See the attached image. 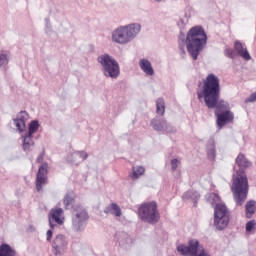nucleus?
Returning <instances> with one entry per match:
<instances>
[{"label": "nucleus", "instance_id": "nucleus-1", "mask_svg": "<svg viewBox=\"0 0 256 256\" xmlns=\"http://www.w3.org/2000/svg\"><path fill=\"white\" fill-rule=\"evenodd\" d=\"M198 100L204 99V103L208 109H215V116L217 117V125L219 129L233 123L235 114L231 112L229 102L220 100L221 97V83L219 77L213 73L208 74L203 81L202 89L197 91Z\"/></svg>", "mask_w": 256, "mask_h": 256}, {"label": "nucleus", "instance_id": "nucleus-2", "mask_svg": "<svg viewBox=\"0 0 256 256\" xmlns=\"http://www.w3.org/2000/svg\"><path fill=\"white\" fill-rule=\"evenodd\" d=\"M235 161L240 169L236 174H233L231 189L236 205L241 207L247 200V195L249 193V181L247 180V175H245V169L251 167L252 163L243 153H240Z\"/></svg>", "mask_w": 256, "mask_h": 256}, {"label": "nucleus", "instance_id": "nucleus-3", "mask_svg": "<svg viewBox=\"0 0 256 256\" xmlns=\"http://www.w3.org/2000/svg\"><path fill=\"white\" fill-rule=\"evenodd\" d=\"M178 39L179 44L186 45L187 51L193 61H197L199 53L207 47V33H205V29L199 25L192 27L186 35L180 32Z\"/></svg>", "mask_w": 256, "mask_h": 256}, {"label": "nucleus", "instance_id": "nucleus-4", "mask_svg": "<svg viewBox=\"0 0 256 256\" xmlns=\"http://www.w3.org/2000/svg\"><path fill=\"white\" fill-rule=\"evenodd\" d=\"M208 201L211 205H215L214 207V227L217 231H223V229H227L229 225V221L231 220V212H229V208L223 203H220L221 198L217 193H211L208 196Z\"/></svg>", "mask_w": 256, "mask_h": 256}, {"label": "nucleus", "instance_id": "nucleus-5", "mask_svg": "<svg viewBox=\"0 0 256 256\" xmlns=\"http://www.w3.org/2000/svg\"><path fill=\"white\" fill-rule=\"evenodd\" d=\"M139 33H141V24L139 23L119 26L112 31L111 41L117 45H128V43H131Z\"/></svg>", "mask_w": 256, "mask_h": 256}, {"label": "nucleus", "instance_id": "nucleus-6", "mask_svg": "<svg viewBox=\"0 0 256 256\" xmlns=\"http://www.w3.org/2000/svg\"><path fill=\"white\" fill-rule=\"evenodd\" d=\"M97 63L102 67V73L104 77H110V79H117L121 75V68L119 62L115 58L107 53L101 54L97 57Z\"/></svg>", "mask_w": 256, "mask_h": 256}, {"label": "nucleus", "instance_id": "nucleus-7", "mask_svg": "<svg viewBox=\"0 0 256 256\" xmlns=\"http://www.w3.org/2000/svg\"><path fill=\"white\" fill-rule=\"evenodd\" d=\"M138 216L144 223H149V225H155L159 223L161 215L159 214V209L157 208V202H146L138 208Z\"/></svg>", "mask_w": 256, "mask_h": 256}, {"label": "nucleus", "instance_id": "nucleus-8", "mask_svg": "<svg viewBox=\"0 0 256 256\" xmlns=\"http://www.w3.org/2000/svg\"><path fill=\"white\" fill-rule=\"evenodd\" d=\"M74 211H75V214L72 217V227L74 231H77V232L84 231L85 227H87L89 214H87V211L81 206H76L74 208Z\"/></svg>", "mask_w": 256, "mask_h": 256}, {"label": "nucleus", "instance_id": "nucleus-9", "mask_svg": "<svg viewBox=\"0 0 256 256\" xmlns=\"http://www.w3.org/2000/svg\"><path fill=\"white\" fill-rule=\"evenodd\" d=\"M69 247V239L63 234H58L52 241V252L55 256H63Z\"/></svg>", "mask_w": 256, "mask_h": 256}, {"label": "nucleus", "instance_id": "nucleus-10", "mask_svg": "<svg viewBox=\"0 0 256 256\" xmlns=\"http://www.w3.org/2000/svg\"><path fill=\"white\" fill-rule=\"evenodd\" d=\"M150 125L154 131H158L160 133H177V128L167 122L165 118H161L159 116L152 119Z\"/></svg>", "mask_w": 256, "mask_h": 256}, {"label": "nucleus", "instance_id": "nucleus-11", "mask_svg": "<svg viewBox=\"0 0 256 256\" xmlns=\"http://www.w3.org/2000/svg\"><path fill=\"white\" fill-rule=\"evenodd\" d=\"M199 240L192 239L189 241L188 246L180 244L177 246V251L183 256H197L199 253Z\"/></svg>", "mask_w": 256, "mask_h": 256}, {"label": "nucleus", "instance_id": "nucleus-12", "mask_svg": "<svg viewBox=\"0 0 256 256\" xmlns=\"http://www.w3.org/2000/svg\"><path fill=\"white\" fill-rule=\"evenodd\" d=\"M49 224L51 229L55 228V224L63 225L65 217L63 216V208H52L48 215Z\"/></svg>", "mask_w": 256, "mask_h": 256}, {"label": "nucleus", "instance_id": "nucleus-13", "mask_svg": "<svg viewBox=\"0 0 256 256\" xmlns=\"http://www.w3.org/2000/svg\"><path fill=\"white\" fill-rule=\"evenodd\" d=\"M47 163H42L41 166L38 169L37 175H36V189L37 191H43V186L47 182V169H48Z\"/></svg>", "mask_w": 256, "mask_h": 256}, {"label": "nucleus", "instance_id": "nucleus-14", "mask_svg": "<svg viewBox=\"0 0 256 256\" xmlns=\"http://www.w3.org/2000/svg\"><path fill=\"white\" fill-rule=\"evenodd\" d=\"M27 121H29V114L27 111H21L17 117L13 119L14 125L19 133H25V131H27Z\"/></svg>", "mask_w": 256, "mask_h": 256}, {"label": "nucleus", "instance_id": "nucleus-15", "mask_svg": "<svg viewBox=\"0 0 256 256\" xmlns=\"http://www.w3.org/2000/svg\"><path fill=\"white\" fill-rule=\"evenodd\" d=\"M89 157V154L85 151H75L71 152L67 155L66 161L70 163V165H81L85 159Z\"/></svg>", "mask_w": 256, "mask_h": 256}, {"label": "nucleus", "instance_id": "nucleus-16", "mask_svg": "<svg viewBox=\"0 0 256 256\" xmlns=\"http://www.w3.org/2000/svg\"><path fill=\"white\" fill-rule=\"evenodd\" d=\"M138 65L141 71H143V73H145V75L148 77H153V75H155V70L153 69V65L149 59L141 58L138 62Z\"/></svg>", "mask_w": 256, "mask_h": 256}, {"label": "nucleus", "instance_id": "nucleus-17", "mask_svg": "<svg viewBox=\"0 0 256 256\" xmlns=\"http://www.w3.org/2000/svg\"><path fill=\"white\" fill-rule=\"evenodd\" d=\"M234 49L238 53V55L242 57V59H244V61H251V54H249L247 46L241 43V41H236L234 43Z\"/></svg>", "mask_w": 256, "mask_h": 256}, {"label": "nucleus", "instance_id": "nucleus-18", "mask_svg": "<svg viewBox=\"0 0 256 256\" xmlns=\"http://www.w3.org/2000/svg\"><path fill=\"white\" fill-rule=\"evenodd\" d=\"M21 141H22V149L26 153L29 151H33V147H35V141L33 140V136L29 134H22L21 136Z\"/></svg>", "mask_w": 256, "mask_h": 256}, {"label": "nucleus", "instance_id": "nucleus-19", "mask_svg": "<svg viewBox=\"0 0 256 256\" xmlns=\"http://www.w3.org/2000/svg\"><path fill=\"white\" fill-rule=\"evenodd\" d=\"M200 198L201 195L195 190L187 191L182 195L183 201H192V203H194V207H197V201H199Z\"/></svg>", "mask_w": 256, "mask_h": 256}, {"label": "nucleus", "instance_id": "nucleus-20", "mask_svg": "<svg viewBox=\"0 0 256 256\" xmlns=\"http://www.w3.org/2000/svg\"><path fill=\"white\" fill-rule=\"evenodd\" d=\"M117 241L121 247H129L133 243V239L126 232H120L116 235Z\"/></svg>", "mask_w": 256, "mask_h": 256}, {"label": "nucleus", "instance_id": "nucleus-21", "mask_svg": "<svg viewBox=\"0 0 256 256\" xmlns=\"http://www.w3.org/2000/svg\"><path fill=\"white\" fill-rule=\"evenodd\" d=\"M106 215H114V217H121V207L117 203H111L104 209Z\"/></svg>", "mask_w": 256, "mask_h": 256}, {"label": "nucleus", "instance_id": "nucleus-22", "mask_svg": "<svg viewBox=\"0 0 256 256\" xmlns=\"http://www.w3.org/2000/svg\"><path fill=\"white\" fill-rule=\"evenodd\" d=\"M245 207H246V217L247 219H251L253 215H255V211H256L255 200L248 201Z\"/></svg>", "mask_w": 256, "mask_h": 256}, {"label": "nucleus", "instance_id": "nucleus-23", "mask_svg": "<svg viewBox=\"0 0 256 256\" xmlns=\"http://www.w3.org/2000/svg\"><path fill=\"white\" fill-rule=\"evenodd\" d=\"M142 175H145V167L143 166H133L132 167V174L130 175L131 179H139V177H142Z\"/></svg>", "mask_w": 256, "mask_h": 256}, {"label": "nucleus", "instance_id": "nucleus-24", "mask_svg": "<svg viewBox=\"0 0 256 256\" xmlns=\"http://www.w3.org/2000/svg\"><path fill=\"white\" fill-rule=\"evenodd\" d=\"M37 131H39V121L33 120L29 123L28 132H25V134L33 137Z\"/></svg>", "mask_w": 256, "mask_h": 256}, {"label": "nucleus", "instance_id": "nucleus-25", "mask_svg": "<svg viewBox=\"0 0 256 256\" xmlns=\"http://www.w3.org/2000/svg\"><path fill=\"white\" fill-rule=\"evenodd\" d=\"M156 113L161 116L165 115V100L163 98L156 100Z\"/></svg>", "mask_w": 256, "mask_h": 256}, {"label": "nucleus", "instance_id": "nucleus-26", "mask_svg": "<svg viewBox=\"0 0 256 256\" xmlns=\"http://www.w3.org/2000/svg\"><path fill=\"white\" fill-rule=\"evenodd\" d=\"M207 155L209 159H215L217 152L215 150V143L211 142L208 146H207Z\"/></svg>", "mask_w": 256, "mask_h": 256}, {"label": "nucleus", "instance_id": "nucleus-27", "mask_svg": "<svg viewBox=\"0 0 256 256\" xmlns=\"http://www.w3.org/2000/svg\"><path fill=\"white\" fill-rule=\"evenodd\" d=\"M65 209H71L73 207V203H75V199L71 197V195L66 194L63 200Z\"/></svg>", "mask_w": 256, "mask_h": 256}, {"label": "nucleus", "instance_id": "nucleus-28", "mask_svg": "<svg viewBox=\"0 0 256 256\" xmlns=\"http://www.w3.org/2000/svg\"><path fill=\"white\" fill-rule=\"evenodd\" d=\"M9 65V55L7 52H0V68Z\"/></svg>", "mask_w": 256, "mask_h": 256}, {"label": "nucleus", "instance_id": "nucleus-29", "mask_svg": "<svg viewBox=\"0 0 256 256\" xmlns=\"http://www.w3.org/2000/svg\"><path fill=\"white\" fill-rule=\"evenodd\" d=\"M179 165H181V160L177 158H174L171 160L170 167H171L172 173H175L177 171V168L179 167Z\"/></svg>", "mask_w": 256, "mask_h": 256}, {"label": "nucleus", "instance_id": "nucleus-30", "mask_svg": "<svg viewBox=\"0 0 256 256\" xmlns=\"http://www.w3.org/2000/svg\"><path fill=\"white\" fill-rule=\"evenodd\" d=\"M256 222L255 220H251L246 223V231L247 233H251V231H255Z\"/></svg>", "mask_w": 256, "mask_h": 256}, {"label": "nucleus", "instance_id": "nucleus-31", "mask_svg": "<svg viewBox=\"0 0 256 256\" xmlns=\"http://www.w3.org/2000/svg\"><path fill=\"white\" fill-rule=\"evenodd\" d=\"M225 57H228L229 59H235V51L231 48H226L224 50Z\"/></svg>", "mask_w": 256, "mask_h": 256}, {"label": "nucleus", "instance_id": "nucleus-32", "mask_svg": "<svg viewBox=\"0 0 256 256\" xmlns=\"http://www.w3.org/2000/svg\"><path fill=\"white\" fill-rule=\"evenodd\" d=\"M45 23H46L45 32L47 34H49L53 31L52 26H51V20H49V18H45Z\"/></svg>", "mask_w": 256, "mask_h": 256}, {"label": "nucleus", "instance_id": "nucleus-33", "mask_svg": "<svg viewBox=\"0 0 256 256\" xmlns=\"http://www.w3.org/2000/svg\"><path fill=\"white\" fill-rule=\"evenodd\" d=\"M179 51L182 59H185V56L187 55V53L185 52V44H179Z\"/></svg>", "mask_w": 256, "mask_h": 256}, {"label": "nucleus", "instance_id": "nucleus-34", "mask_svg": "<svg viewBox=\"0 0 256 256\" xmlns=\"http://www.w3.org/2000/svg\"><path fill=\"white\" fill-rule=\"evenodd\" d=\"M256 101V91L252 93L248 98H246V103H255Z\"/></svg>", "mask_w": 256, "mask_h": 256}, {"label": "nucleus", "instance_id": "nucleus-35", "mask_svg": "<svg viewBox=\"0 0 256 256\" xmlns=\"http://www.w3.org/2000/svg\"><path fill=\"white\" fill-rule=\"evenodd\" d=\"M52 237H53V231L48 230V231L46 232V241L51 242Z\"/></svg>", "mask_w": 256, "mask_h": 256}, {"label": "nucleus", "instance_id": "nucleus-36", "mask_svg": "<svg viewBox=\"0 0 256 256\" xmlns=\"http://www.w3.org/2000/svg\"><path fill=\"white\" fill-rule=\"evenodd\" d=\"M178 27H185V20L183 18H180L177 22Z\"/></svg>", "mask_w": 256, "mask_h": 256}, {"label": "nucleus", "instance_id": "nucleus-37", "mask_svg": "<svg viewBox=\"0 0 256 256\" xmlns=\"http://www.w3.org/2000/svg\"><path fill=\"white\" fill-rule=\"evenodd\" d=\"M37 163H43V154H40L38 157H37Z\"/></svg>", "mask_w": 256, "mask_h": 256}, {"label": "nucleus", "instance_id": "nucleus-38", "mask_svg": "<svg viewBox=\"0 0 256 256\" xmlns=\"http://www.w3.org/2000/svg\"><path fill=\"white\" fill-rule=\"evenodd\" d=\"M154 1H157V2H159V1H161V0H154Z\"/></svg>", "mask_w": 256, "mask_h": 256}]
</instances>
